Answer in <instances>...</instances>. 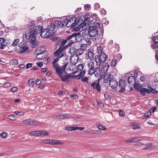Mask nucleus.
<instances>
[{"instance_id": "nucleus-1", "label": "nucleus", "mask_w": 158, "mask_h": 158, "mask_svg": "<svg viewBox=\"0 0 158 158\" xmlns=\"http://www.w3.org/2000/svg\"><path fill=\"white\" fill-rule=\"evenodd\" d=\"M26 38L27 39H29L31 43L33 44H35L36 43L35 35L34 31L29 29L26 31L25 35Z\"/></svg>"}, {"instance_id": "nucleus-2", "label": "nucleus", "mask_w": 158, "mask_h": 158, "mask_svg": "<svg viewBox=\"0 0 158 158\" xmlns=\"http://www.w3.org/2000/svg\"><path fill=\"white\" fill-rule=\"evenodd\" d=\"M68 65V63L65 62L64 63V64L62 66H60L59 65L53 67V68L56 70V73L60 77L66 72L65 69Z\"/></svg>"}, {"instance_id": "nucleus-3", "label": "nucleus", "mask_w": 158, "mask_h": 158, "mask_svg": "<svg viewBox=\"0 0 158 158\" xmlns=\"http://www.w3.org/2000/svg\"><path fill=\"white\" fill-rule=\"evenodd\" d=\"M87 65L89 69L88 74L92 75L96 70V69L98 68L95 67L94 63L93 60H89L87 62Z\"/></svg>"}, {"instance_id": "nucleus-4", "label": "nucleus", "mask_w": 158, "mask_h": 158, "mask_svg": "<svg viewBox=\"0 0 158 158\" xmlns=\"http://www.w3.org/2000/svg\"><path fill=\"white\" fill-rule=\"evenodd\" d=\"M76 19L75 17L71 18L69 20L66 19V26L69 27H71L76 25Z\"/></svg>"}, {"instance_id": "nucleus-5", "label": "nucleus", "mask_w": 158, "mask_h": 158, "mask_svg": "<svg viewBox=\"0 0 158 158\" xmlns=\"http://www.w3.org/2000/svg\"><path fill=\"white\" fill-rule=\"evenodd\" d=\"M22 122L23 123L27 125H39V124L36 121L31 119L24 120L22 121Z\"/></svg>"}, {"instance_id": "nucleus-6", "label": "nucleus", "mask_w": 158, "mask_h": 158, "mask_svg": "<svg viewBox=\"0 0 158 158\" xmlns=\"http://www.w3.org/2000/svg\"><path fill=\"white\" fill-rule=\"evenodd\" d=\"M61 47H59V48L55 51L53 54L54 56H58L60 59L62 57L65 56V53L64 52L62 51L64 50H62Z\"/></svg>"}, {"instance_id": "nucleus-7", "label": "nucleus", "mask_w": 158, "mask_h": 158, "mask_svg": "<svg viewBox=\"0 0 158 158\" xmlns=\"http://www.w3.org/2000/svg\"><path fill=\"white\" fill-rule=\"evenodd\" d=\"M19 46L20 48V49L18 52L20 53H23L25 52L28 49V47L25 44H22L20 43L19 45Z\"/></svg>"}, {"instance_id": "nucleus-8", "label": "nucleus", "mask_w": 158, "mask_h": 158, "mask_svg": "<svg viewBox=\"0 0 158 158\" xmlns=\"http://www.w3.org/2000/svg\"><path fill=\"white\" fill-rule=\"evenodd\" d=\"M19 46L20 48V49L18 52L20 53H23L25 52L28 49V47L25 44H22L20 43L19 45Z\"/></svg>"}, {"instance_id": "nucleus-9", "label": "nucleus", "mask_w": 158, "mask_h": 158, "mask_svg": "<svg viewBox=\"0 0 158 158\" xmlns=\"http://www.w3.org/2000/svg\"><path fill=\"white\" fill-rule=\"evenodd\" d=\"M79 57L77 54H75L70 57V63L72 64H76L78 61Z\"/></svg>"}, {"instance_id": "nucleus-10", "label": "nucleus", "mask_w": 158, "mask_h": 158, "mask_svg": "<svg viewBox=\"0 0 158 158\" xmlns=\"http://www.w3.org/2000/svg\"><path fill=\"white\" fill-rule=\"evenodd\" d=\"M143 140V139L141 137H138L132 139H128L125 141L127 143H134L135 142L140 141Z\"/></svg>"}, {"instance_id": "nucleus-11", "label": "nucleus", "mask_w": 158, "mask_h": 158, "mask_svg": "<svg viewBox=\"0 0 158 158\" xmlns=\"http://www.w3.org/2000/svg\"><path fill=\"white\" fill-rule=\"evenodd\" d=\"M99 80L97 81H96L92 83L90 85V86L94 89H96L99 92L101 91L100 87L99 85Z\"/></svg>"}, {"instance_id": "nucleus-12", "label": "nucleus", "mask_w": 158, "mask_h": 158, "mask_svg": "<svg viewBox=\"0 0 158 158\" xmlns=\"http://www.w3.org/2000/svg\"><path fill=\"white\" fill-rule=\"evenodd\" d=\"M100 67H101V70L103 71L104 73H106L107 72L110 66L108 63L104 62L101 64Z\"/></svg>"}, {"instance_id": "nucleus-13", "label": "nucleus", "mask_w": 158, "mask_h": 158, "mask_svg": "<svg viewBox=\"0 0 158 158\" xmlns=\"http://www.w3.org/2000/svg\"><path fill=\"white\" fill-rule=\"evenodd\" d=\"M113 76L111 74H107L105 75L104 78V82L105 83H107L109 81L110 82V80H111L114 78Z\"/></svg>"}, {"instance_id": "nucleus-14", "label": "nucleus", "mask_w": 158, "mask_h": 158, "mask_svg": "<svg viewBox=\"0 0 158 158\" xmlns=\"http://www.w3.org/2000/svg\"><path fill=\"white\" fill-rule=\"evenodd\" d=\"M71 115L69 114H60L54 116V118L56 119H64L68 118L70 117Z\"/></svg>"}, {"instance_id": "nucleus-15", "label": "nucleus", "mask_w": 158, "mask_h": 158, "mask_svg": "<svg viewBox=\"0 0 158 158\" xmlns=\"http://www.w3.org/2000/svg\"><path fill=\"white\" fill-rule=\"evenodd\" d=\"M56 26L54 24H53L52 25H51L50 26V28H52L51 31H47V35L48 36V37L47 38H50L54 34V33L53 31V30L55 28H56Z\"/></svg>"}, {"instance_id": "nucleus-16", "label": "nucleus", "mask_w": 158, "mask_h": 158, "mask_svg": "<svg viewBox=\"0 0 158 158\" xmlns=\"http://www.w3.org/2000/svg\"><path fill=\"white\" fill-rule=\"evenodd\" d=\"M110 86L112 88L114 89L118 85V82L114 78L110 80L109 82Z\"/></svg>"}, {"instance_id": "nucleus-17", "label": "nucleus", "mask_w": 158, "mask_h": 158, "mask_svg": "<svg viewBox=\"0 0 158 158\" xmlns=\"http://www.w3.org/2000/svg\"><path fill=\"white\" fill-rule=\"evenodd\" d=\"M47 31H51V29H43L42 30L41 32L40 33V36L42 38H47L48 36L47 35Z\"/></svg>"}, {"instance_id": "nucleus-18", "label": "nucleus", "mask_w": 158, "mask_h": 158, "mask_svg": "<svg viewBox=\"0 0 158 158\" xmlns=\"http://www.w3.org/2000/svg\"><path fill=\"white\" fill-rule=\"evenodd\" d=\"M5 39L3 38H0V45L1 46L0 47V48L3 49L4 48L8 45V44Z\"/></svg>"}, {"instance_id": "nucleus-19", "label": "nucleus", "mask_w": 158, "mask_h": 158, "mask_svg": "<svg viewBox=\"0 0 158 158\" xmlns=\"http://www.w3.org/2000/svg\"><path fill=\"white\" fill-rule=\"evenodd\" d=\"M94 59L96 63L97 66H98V68L100 67L101 64L104 62L103 61H102V60H101L100 58H99V56H95Z\"/></svg>"}, {"instance_id": "nucleus-20", "label": "nucleus", "mask_w": 158, "mask_h": 158, "mask_svg": "<svg viewBox=\"0 0 158 158\" xmlns=\"http://www.w3.org/2000/svg\"><path fill=\"white\" fill-rule=\"evenodd\" d=\"M51 142V145H62L64 144L63 142L59 140L52 139Z\"/></svg>"}, {"instance_id": "nucleus-21", "label": "nucleus", "mask_w": 158, "mask_h": 158, "mask_svg": "<svg viewBox=\"0 0 158 158\" xmlns=\"http://www.w3.org/2000/svg\"><path fill=\"white\" fill-rule=\"evenodd\" d=\"M59 77L60 78L62 81H64L69 80L70 78L71 77V75L69 74H67L63 76V74L60 76Z\"/></svg>"}, {"instance_id": "nucleus-22", "label": "nucleus", "mask_w": 158, "mask_h": 158, "mask_svg": "<svg viewBox=\"0 0 158 158\" xmlns=\"http://www.w3.org/2000/svg\"><path fill=\"white\" fill-rule=\"evenodd\" d=\"M156 39H155L154 40L153 44H152L151 45V47L153 49H158V37H156Z\"/></svg>"}, {"instance_id": "nucleus-23", "label": "nucleus", "mask_w": 158, "mask_h": 158, "mask_svg": "<svg viewBox=\"0 0 158 158\" xmlns=\"http://www.w3.org/2000/svg\"><path fill=\"white\" fill-rule=\"evenodd\" d=\"M146 146L143 148V150H149L156 148V145L152 143H149L146 145Z\"/></svg>"}, {"instance_id": "nucleus-24", "label": "nucleus", "mask_w": 158, "mask_h": 158, "mask_svg": "<svg viewBox=\"0 0 158 158\" xmlns=\"http://www.w3.org/2000/svg\"><path fill=\"white\" fill-rule=\"evenodd\" d=\"M75 34H76V35L75 36L76 41L78 42H81L82 40L83 35L80 34L79 32L75 33Z\"/></svg>"}, {"instance_id": "nucleus-25", "label": "nucleus", "mask_w": 158, "mask_h": 158, "mask_svg": "<svg viewBox=\"0 0 158 158\" xmlns=\"http://www.w3.org/2000/svg\"><path fill=\"white\" fill-rule=\"evenodd\" d=\"M139 90V92H140L141 94L143 96H145L146 93L149 94V92L148 88V89L142 87L141 89Z\"/></svg>"}, {"instance_id": "nucleus-26", "label": "nucleus", "mask_w": 158, "mask_h": 158, "mask_svg": "<svg viewBox=\"0 0 158 158\" xmlns=\"http://www.w3.org/2000/svg\"><path fill=\"white\" fill-rule=\"evenodd\" d=\"M98 31L97 30H92L89 31L88 33L89 37H94L97 35Z\"/></svg>"}, {"instance_id": "nucleus-27", "label": "nucleus", "mask_w": 158, "mask_h": 158, "mask_svg": "<svg viewBox=\"0 0 158 158\" xmlns=\"http://www.w3.org/2000/svg\"><path fill=\"white\" fill-rule=\"evenodd\" d=\"M86 57L88 59H89L90 60H92L94 57V53L91 51H88L87 53Z\"/></svg>"}, {"instance_id": "nucleus-28", "label": "nucleus", "mask_w": 158, "mask_h": 158, "mask_svg": "<svg viewBox=\"0 0 158 158\" xmlns=\"http://www.w3.org/2000/svg\"><path fill=\"white\" fill-rule=\"evenodd\" d=\"M99 58H100L101 60L104 62L106 59L107 56L103 52H101L100 56H99Z\"/></svg>"}, {"instance_id": "nucleus-29", "label": "nucleus", "mask_w": 158, "mask_h": 158, "mask_svg": "<svg viewBox=\"0 0 158 158\" xmlns=\"http://www.w3.org/2000/svg\"><path fill=\"white\" fill-rule=\"evenodd\" d=\"M42 27L41 26L39 25L36 26L34 31L35 34H37L40 33H41V31L42 30Z\"/></svg>"}, {"instance_id": "nucleus-30", "label": "nucleus", "mask_w": 158, "mask_h": 158, "mask_svg": "<svg viewBox=\"0 0 158 158\" xmlns=\"http://www.w3.org/2000/svg\"><path fill=\"white\" fill-rule=\"evenodd\" d=\"M29 134L32 136H37L40 135V131H34L31 132Z\"/></svg>"}, {"instance_id": "nucleus-31", "label": "nucleus", "mask_w": 158, "mask_h": 158, "mask_svg": "<svg viewBox=\"0 0 158 158\" xmlns=\"http://www.w3.org/2000/svg\"><path fill=\"white\" fill-rule=\"evenodd\" d=\"M85 73V71L84 70L81 72L78 75H76V79H79L82 77H83Z\"/></svg>"}, {"instance_id": "nucleus-32", "label": "nucleus", "mask_w": 158, "mask_h": 158, "mask_svg": "<svg viewBox=\"0 0 158 158\" xmlns=\"http://www.w3.org/2000/svg\"><path fill=\"white\" fill-rule=\"evenodd\" d=\"M96 126L97 127L99 130H106V127L105 126L102 125L98 123H97L96 124Z\"/></svg>"}, {"instance_id": "nucleus-33", "label": "nucleus", "mask_w": 158, "mask_h": 158, "mask_svg": "<svg viewBox=\"0 0 158 158\" xmlns=\"http://www.w3.org/2000/svg\"><path fill=\"white\" fill-rule=\"evenodd\" d=\"M128 81L129 84L131 85L135 81V78L133 76H131L128 78Z\"/></svg>"}, {"instance_id": "nucleus-34", "label": "nucleus", "mask_w": 158, "mask_h": 158, "mask_svg": "<svg viewBox=\"0 0 158 158\" xmlns=\"http://www.w3.org/2000/svg\"><path fill=\"white\" fill-rule=\"evenodd\" d=\"M69 52L72 54H77V49L75 48L74 47L72 46L69 48Z\"/></svg>"}, {"instance_id": "nucleus-35", "label": "nucleus", "mask_w": 158, "mask_h": 158, "mask_svg": "<svg viewBox=\"0 0 158 158\" xmlns=\"http://www.w3.org/2000/svg\"><path fill=\"white\" fill-rule=\"evenodd\" d=\"M28 85L30 87H33L35 83L33 79H31L28 80Z\"/></svg>"}, {"instance_id": "nucleus-36", "label": "nucleus", "mask_w": 158, "mask_h": 158, "mask_svg": "<svg viewBox=\"0 0 158 158\" xmlns=\"http://www.w3.org/2000/svg\"><path fill=\"white\" fill-rule=\"evenodd\" d=\"M118 86L120 87H123L125 86V81L124 80H120L118 83Z\"/></svg>"}, {"instance_id": "nucleus-37", "label": "nucleus", "mask_w": 158, "mask_h": 158, "mask_svg": "<svg viewBox=\"0 0 158 158\" xmlns=\"http://www.w3.org/2000/svg\"><path fill=\"white\" fill-rule=\"evenodd\" d=\"M44 52V48L40 47L38 48L36 52L38 54H42Z\"/></svg>"}, {"instance_id": "nucleus-38", "label": "nucleus", "mask_w": 158, "mask_h": 158, "mask_svg": "<svg viewBox=\"0 0 158 158\" xmlns=\"http://www.w3.org/2000/svg\"><path fill=\"white\" fill-rule=\"evenodd\" d=\"M60 58L57 56L53 61L52 64L53 65V67L58 65L59 64H57V62H58Z\"/></svg>"}, {"instance_id": "nucleus-39", "label": "nucleus", "mask_w": 158, "mask_h": 158, "mask_svg": "<svg viewBox=\"0 0 158 158\" xmlns=\"http://www.w3.org/2000/svg\"><path fill=\"white\" fill-rule=\"evenodd\" d=\"M84 68V64H79L77 67V71H80L83 70Z\"/></svg>"}, {"instance_id": "nucleus-40", "label": "nucleus", "mask_w": 158, "mask_h": 158, "mask_svg": "<svg viewBox=\"0 0 158 158\" xmlns=\"http://www.w3.org/2000/svg\"><path fill=\"white\" fill-rule=\"evenodd\" d=\"M51 141H52V139H44L42 140L43 143L47 144H50L51 145Z\"/></svg>"}, {"instance_id": "nucleus-41", "label": "nucleus", "mask_w": 158, "mask_h": 158, "mask_svg": "<svg viewBox=\"0 0 158 158\" xmlns=\"http://www.w3.org/2000/svg\"><path fill=\"white\" fill-rule=\"evenodd\" d=\"M116 62L117 60L115 58H113L111 61L110 66L112 67H114Z\"/></svg>"}, {"instance_id": "nucleus-42", "label": "nucleus", "mask_w": 158, "mask_h": 158, "mask_svg": "<svg viewBox=\"0 0 158 158\" xmlns=\"http://www.w3.org/2000/svg\"><path fill=\"white\" fill-rule=\"evenodd\" d=\"M134 88L137 90L138 91H139L140 89L142 88L140 84H135L134 85Z\"/></svg>"}, {"instance_id": "nucleus-43", "label": "nucleus", "mask_w": 158, "mask_h": 158, "mask_svg": "<svg viewBox=\"0 0 158 158\" xmlns=\"http://www.w3.org/2000/svg\"><path fill=\"white\" fill-rule=\"evenodd\" d=\"M66 129L68 131H70L73 130H77V127H68L66 128Z\"/></svg>"}, {"instance_id": "nucleus-44", "label": "nucleus", "mask_w": 158, "mask_h": 158, "mask_svg": "<svg viewBox=\"0 0 158 158\" xmlns=\"http://www.w3.org/2000/svg\"><path fill=\"white\" fill-rule=\"evenodd\" d=\"M8 118L12 121H14L16 119V117L14 114H11L8 117Z\"/></svg>"}, {"instance_id": "nucleus-45", "label": "nucleus", "mask_w": 158, "mask_h": 158, "mask_svg": "<svg viewBox=\"0 0 158 158\" xmlns=\"http://www.w3.org/2000/svg\"><path fill=\"white\" fill-rule=\"evenodd\" d=\"M19 42V39H15L13 43L12 44L11 46L13 47H15L17 46L18 44V43Z\"/></svg>"}, {"instance_id": "nucleus-46", "label": "nucleus", "mask_w": 158, "mask_h": 158, "mask_svg": "<svg viewBox=\"0 0 158 158\" xmlns=\"http://www.w3.org/2000/svg\"><path fill=\"white\" fill-rule=\"evenodd\" d=\"M148 88L149 92V94L151 93L156 94L158 93V91L156 89H153L150 87H149Z\"/></svg>"}, {"instance_id": "nucleus-47", "label": "nucleus", "mask_w": 158, "mask_h": 158, "mask_svg": "<svg viewBox=\"0 0 158 158\" xmlns=\"http://www.w3.org/2000/svg\"><path fill=\"white\" fill-rule=\"evenodd\" d=\"M151 114V113L150 112H146L144 115L143 117L142 118L143 119H145L146 118L149 117Z\"/></svg>"}, {"instance_id": "nucleus-48", "label": "nucleus", "mask_w": 158, "mask_h": 158, "mask_svg": "<svg viewBox=\"0 0 158 158\" xmlns=\"http://www.w3.org/2000/svg\"><path fill=\"white\" fill-rule=\"evenodd\" d=\"M84 52V51L80 48L79 49H77V55H81Z\"/></svg>"}, {"instance_id": "nucleus-49", "label": "nucleus", "mask_w": 158, "mask_h": 158, "mask_svg": "<svg viewBox=\"0 0 158 158\" xmlns=\"http://www.w3.org/2000/svg\"><path fill=\"white\" fill-rule=\"evenodd\" d=\"M14 113L20 116H22L25 114V113L23 111H16L14 112Z\"/></svg>"}, {"instance_id": "nucleus-50", "label": "nucleus", "mask_w": 158, "mask_h": 158, "mask_svg": "<svg viewBox=\"0 0 158 158\" xmlns=\"http://www.w3.org/2000/svg\"><path fill=\"white\" fill-rule=\"evenodd\" d=\"M100 21L96 20L94 23V26L95 28H96V27H97L100 26Z\"/></svg>"}, {"instance_id": "nucleus-51", "label": "nucleus", "mask_w": 158, "mask_h": 158, "mask_svg": "<svg viewBox=\"0 0 158 158\" xmlns=\"http://www.w3.org/2000/svg\"><path fill=\"white\" fill-rule=\"evenodd\" d=\"M10 63L13 65H16L18 64V61L15 59H13L10 60Z\"/></svg>"}, {"instance_id": "nucleus-52", "label": "nucleus", "mask_w": 158, "mask_h": 158, "mask_svg": "<svg viewBox=\"0 0 158 158\" xmlns=\"http://www.w3.org/2000/svg\"><path fill=\"white\" fill-rule=\"evenodd\" d=\"M76 64H70L69 67V70L71 71H73L74 69H75Z\"/></svg>"}, {"instance_id": "nucleus-53", "label": "nucleus", "mask_w": 158, "mask_h": 158, "mask_svg": "<svg viewBox=\"0 0 158 158\" xmlns=\"http://www.w3.org/2000/svg\"><path fill=\"white\" fill-rule=\"evenodd\" d=\"M88 19H87L86 20H85L84 22L81 24L80 26L81 27H83L85 26H87V25L89 26V23H88L87 24L86 23V22L88 21Z\"/></svg>"}, {"instance_id": "nucleus-54", "label": "nucleus", "mask_w": 158, "mask_h": 158, "mask_svg": "<svg viewBox=\"0 0 158 158\" xmlns=\"http://www.w3.org/2000/svg\"><path fill=\"white\" fill-rule=\"evenodd\" d=\"M0 136H1L3 139H6L7 137V134L5 132H3L0 134Z\"/></svg>"}, {"instance_id": "nucleus-55", "label": "nucleus", "mask_w": 158, "mask_h": 158, "mask_svg": "<svg viewBox=\"0 0 158 158\" xmlns=\"http://www.w3.org/2000/svg\"><path fill=\"white\" fill-rule=\"evenodd\" d=\"M29 26L30 27L29 29L32 30V28H34V27L35 26L34 21H32L29 23Z\"/></svg>"}, {"instance_id": "nucleus-56", "label": "nucleus", "mask_w": 158, "mask_h": 158, "mask_svg": "<svg viewBox=\"0 0 158 158\" xmlns=\"http://www.w3.org/2000/svg\"><path fill=\"white\" fill-rule=\"evenodd\" d=\"M52 41H54L60 42L61 41V39L58 37H55L52 38Z\"/></svg>"}, {"instance_id": "nucleus-57", "label": "nucleus", "mask_w": 158, "mask_h": 158, "mask_svg": "<svg viewBox=\"0 0 158 158\" xmlns=\"http://www.w3.org/2000/svg\"><path fill=\"white\" fill-rule=\"evenodd\" d=\"M40 135H44V136H47L49 135V133L45 131H40Z\"/></svg>"}, {"instance_id": "nucleus-58", "label": "nucleus", "mask_w": 158, "mask_h": 158, "mask_svg": "<svg viewBox=\"0 0 158 158\" xmlns=\"http://www.w3.org/2000/svg\"><path fill=\"white\" fill-rule=\"evenodd\" d=\"M76 35V34H75V33H73L72 35L68 36L66 39V40H69L72 39L73 38L75 37V36Z\"/></svg>"}, {"instance_id": "nucleus-59", "label": "nucleus", "mask_w": 158, "mask_h": 158, "mask_svg": "<svg viewBox=\"0 0 158 158\" xmlns=\"http://www.w3.org/2000/svg\"><path fill=\"white\" fill-rule=\"evenodd\" d=\"M66 42L67 41L66 40H64L61 42V45L60 46V47H61V48H62L61 49L62 50H64V46L65 45Z\"/></svg>"}, {"instance_id": "nucleus-60", "label": "nucleus", "mask_w": 158, "mask_h": 158, "mask_svg": "<svg viewBox=\"0 0 158 158\" xmlns=\"http://www.w3.org/2000/svg\"><path fill=\"white\" fill-rule=\"evenodd\" d=\"M91 8V6L89 4H86L85 5L84 9L87 10H89Z\"/></svg>"}, {"instance_id": "nucleus-61", "label": "nucleus", "mask_w": 158, "mask_h": 158, "mask_svg": "<svg viewBox=\"0 0 158 158\" xmlns=\"http://www.w3.org/2000/svg\"><path fill=\"white\" fill-rule=\"evenodd\" d=\"M87 45L86 44H83L81 45L80 46V48L82 49L83 50H84L87 48Z\"/></svg>"}, {"instance_id": "nucleus-62", "label": "nucleus", "mask_w": 158, "mask_h": 158, "mask_svg": "<svg viewBox=\"0 0 158 158\" xmlns=\"http://www.w3.org/2000/svg\"><path fill=\"white\" fill-rule=\"evenodd\" d=\"M84 40L89 45H90L91 44V42L89 38L88 37L87 38L86 37H85Z\"/></svg>"}, {"instance_id": "nucleus-63", "label": "nucleus", "mask_w": 158, "mask_h": 158, "mask_svg": "<svg viewBox=\"0 0 158 158\" xmlns=\"http://www.w3.org/2000/svg\"><path fill=\"white\" fill-rule=\"evenodd\" d=\"M119 115L120 116L124 117L125 116V113L124 111L122 110H119Z\"/></svg>"}, {"instance_id": "nucleus-64", "label": "nucleus", "mask_w": 158, "mask_h": 158, "mask_svg": "<svg viewBox=\"0 0 158 158\" xmlns=\"http://www.w3.org/2000/svg\"><path fill=\"white\" fill-rule=\"evenodd\" d=\"M94 130L88 129L86 130L85 132L89 134H94Z\"/></svg>"}]
</instances>
